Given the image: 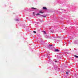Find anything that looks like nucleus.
I'll return each mask as SVG.
<instances>
[{
    "label": "nucleus",
    "mask_w": 78,
    "mask_h": 78,
    "mask_svg": "<svg viewBox=\"0 0 78 78\" xmlns=\"http://www.w3.org/2000/svg\"><path fill=\"white\" fill-rule=\"evenodd\" d=\"M44 34H46L45 32V31H44Z\"/></svg>",
    "instance_id": "9d476101"
},
{
    "label": "nucleus",
    "mask_w": 78,
    "mask_h": 78,
    "mask_svg": "<svg viewBox=\"0 0 78 78\" xmlns=\"http://www.w3.org/2000/svg\"><path fill=\"white\" fill-rule=\"evenodd\" d=\"M55 51H59V50L58 49H55Z\"/></svg>",
    "instance_id": "f257e3e1"
},
{
    "label": "nucleus",
    "mask_w": 78,
    "mask_h": 78,
    "mask_svg": "<svg viewBox=\"0 0 78 78\" xmlns=\"http://www.w3.org/2000/svg\"><path fill=\"white\" fill-rule=\"evenodd\" d=\"M16 21H19V20L18 19H16Z\"/></svg>",
    "instance_id": "6e6552de"
},
{
    "label": "nucleus",
    "mask_w": 78,
    "mask_h": 78,
    "mask_svg": "<svg viewBox=\"0 0 78 78\" xmlns=\"http://www.w3.org/2000/svg\"><path fill=\"white\" fill-rule=\"evenodd\" d=\"M32 9H36V8H32Z\"/></svg>",
    "instance_id": "39448f33"
},
{
    "label": "nucleus",
    "mask_w": 78,
    "mask_h": 78,
    "mask_svg": "<svg viewBox=\"0 0 78 78\" xmlns=\"http://www.w3.org/2000/svg\"><path fill=\"white\" fill-rule=\"evenodd\" d=\"M36 15H40V14L39 13H37L36 14Z\"/></svg>",
    "instance_id": "9b49d317"
},
{
    "label": "nucleus",
    "mask_w": 78,
    "mask_h": 78,
    "mask_svg": "<svg viewBox=\"0 0 78 78\" xmlns=\"http://www.w3.org/2000/svg\"><path fill=\"white\" fill-rule=\"evenodd\" d=\"M55 62H57V61H55Z\"/></svg>",
    "instance_id": "dca6fc26"
},
{
    "label": "nucleus",
    "mask_w": 78,
    "mask_h": 78,
    "mask_svg": "<svg viewBox=\"0 0 78 78\" xmlns=\"http://www.w3.org/2000/svg\"><path fill=\"white\" fill-rule=\"evenodd\" d=\"M69 73V72H66V75H68V73Z\"/></svg>",
    "instance_id": "1a4fd4ad"
},
{
    "label": "nucleus",
    "mask_w": 78,
    "mask_h": 78,
    "mask_svg": "<svg viewBox=\"0 0 78 78\" xmlns=\"http://www.w3.org/2000/svg\"><path fill=\"white\" fill-rule=\"evenodd\" d=\"M43 17H46V16H44Z\"/></svg>",
    "instance_id": "ddd939ff"
},
{
    "label": "nucleus",
    "mask_w": 78,
    "mask_h": 78,
    "mask_svg": "<svg viewBox=\"0 0 78 78\" xmlns=\"http://www.w3.org/2000/svg\"><path fill=\"white\" fill-rule=\"evenodd\" d=\"M41 16H43V15H41Z\"/></svg>",
    "instance_id": "2eb2a0df"
},
{
    "label": "nucleus",
    "mask_w": 78,
    "mask_h": 78,
    "mask_svg": "<svg viewBox=\"0 0 78 78\" xmlns=\"http://www.w3.org/2000/svg\"><path fill=\"white\" fill-rule=\"evenodd\" d=\"M74 56H75V57L76 58H78V56H77V55H74Z\"/></svg>",
    "instance_id": "20e7f679"
},
{
    "label": "nucleus",
    "mask_w": 78,
    "mask_h": 78,
    "mask_svg": "<svg viewBox=\"0 0 78 78\" xmlns=\"http://www.w3.org/2000/svg\"><path fill=\"white\" fill-rule=\"evenodd\" d=\"M39 12H40L39 14L41 13V14H43V13H44V12H42V11H39Z\"/></svg>",
    "instance_id": "f03ea898"
},
{
    "label": "nucleus",
    "mask_w": 78,
    "mask_h": 78,
    "mask_svg": "<svg viewBox=\"0 0 78 78\" xmlns=\"http://www.w3.org/2000/svg\"><path fill=\"white\" fill-rule=\"evenodd\" d=\"M33 14H34V12H33Z\"/></svg>",
    "instance_id": "4468645a"
},
{
    "label": "nucleus",
    "mask_w": 78,
    "mask_h": 78,
    "mask_svg": "<svg viewBox=\"0 0 78 78\" xmlns=\"http://www.w3.org/2000/svg\"><path fill=\"white\" fill-rule=\"evenodd\" d=\"M54 39V38L53 37H52L51 40H52V39Z\"/></svg>",
    "instance_id": "f8f14e48"
},
{
    "label": "nucleus",
    "mask_w": 78,
    "mask_h": 78,
    "mask_svg": "<svg viewBox=\"0 0 78 78\" xmlns=\"http://www.w3.org/2000/svg\"><path fill=\"white\" fill-rule=\"evenodd\" d=\"M33 33H36V32L35 31H33Z\"/></svg>",
    "instance_id": "0eeeda50"
},
{
    "label": "nucleus",
    "mask_w": 78,
    "mask_h": 78,
    "mask_svg": "<svg viewBox=\"0 0 78 78\" xmlns=\"http://www.w3.org/2000/svg\"><path fill=\"white\" fill-rule=\"evenodd\" d=\"M49 46H53V45L52 44L50 45V44H49Z\"/></svg>",
    "instance_id": "423d86ee"
},
{
    "label": "nucleus",
    "mask_w": 78,
    "mask_h": 78,
    "mask_svg": "<svg viewBox=\"0 0 78 78\" xmlns=\"http://www.w3.org/2000/svg\"><path fill=\"white\" fill-rule=\"evenodd\" d=\"M43 9H47V8L45 7H43Z\"/></svg>",
    "instance_id": "7ed1b4c3"
}]
</instances>
